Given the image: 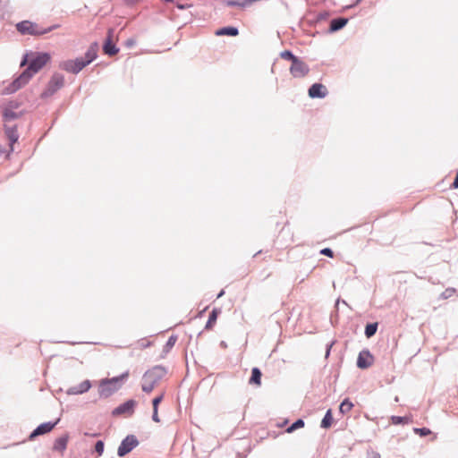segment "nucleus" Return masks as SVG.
Wrapping results in <instances>:
<instances>
[{
  "label": "nucleus",
  "mask_w": 458,
  "mask_h": 458,
  "mask_svg": "<svg viewBox=\"0 0 458 458\" xmlns=\"http://www.w3.org/2000/svg\"><path fill=\"white\" fill-rule=\"evenodd\" d=\"M333 423V416L330 410H328L321 421V427L324 428H328L332 426Z\"/></svg>",
  "instance_id": "nucleus-23"
},
{
  "label": "nucleus",
  "mask_w": 458,
  "mask_h": 458,
  "mask_svg": "<svg viewBox=\"0 0 458 458\" xmlns=\"http://www.w3.org/2000/svg\"><path fill=\"white\" fill-rule=\"evenodd\" d=\"M239 33L238 30L234 27H225L218 30L216 32L217 36H237Z\"/></svg>",
  "instance_id": "nucleus-19"
},
{
  "label": "nucleus",
  "mask_w": 458,
  "mask_h": 458,
  "mask_svg": "<svg viewBox=\"0 0 458 458\" xmlns=\"http://www.w3.org/2000/svg\"><path fill=\"white\" fill-rule=\"evenodd\" d=\"M344 28V18L335 19L331 21L328 29L329 32H335Z\"/></svg>",
  "instance_id": "nucleus-21"
},
{
  "label": "nucleus",
  "mask_w": 458,
  "mask_h": 458,
  "mask_svg": "<svg viewBox=\"0 0 458 458\" xmlns=\"http://www.w3.org/2000/svg\"><path fill=\"white\" fill-rule=\"evenodd\" d=\"M127 377V374L122 376L121 377H116L110 379H103L100 382V394L108 396L113 392L116 391L119 388V381L121 378Z\"/></svg>",
  "instance_id": "nucleus-6"
},
{
  "label": "nucleus",
  "mask_w": 458,
  "mask_h": 458,
  "mask_svg": "<svg viewBox=\"0 0 458 458\" xmlns=\"http://www.w3.org/2000/svg\"><path fill=\"white\" fill-rule=\"evenodd\" d=\"M177 341L176 335H171L164 346V352L167 353L174 346Z\"/></svg>",
  "instance_id": "nucleus-25"
},
{
  "label": "nucleus",
  "mask_w": 458,
  "mask_h": 458,
  "mask_svg": "<svg viewBox=\"0 0 458 458\" xmlns=\"http://www.w3.org/2000/svg\"><path fill=\"white\" fill-rule=\"evenodd\" d=\"M348 21H349L348 18H345V20H344L345 25L348 23Z\"/></svg>",
  "instance_id": "nucleus-40"
},
{
  "label": "nucleus",
  "mask_w": 458,
  "mask_h": 458,
  "mask_svg": "<svg viewBox=\"0 0 458 458\" xmlns=\"http://www.w3.org/2000/svg\"><path fill=\"white\" fill-rule=\"evenodd\" d=\"M152 419L155 422H159L160 420H159V417H158V412H157V410H153V415H152Z\"/></svg>",
  "instance_id": "nucleus-36"
},
{
  "label": "nucleus",
  "mask_w": 458,
  "mask_h": 458,
  "mask_svg": "<svg viewBox=\"0 0 458 458\" xmlns=\"http://www.w3.org/2000/svg\"><path fill=\"white\" fill-rule=\"evenodd\" d=\"M327 95L326 86L321 83H314L309 89V96L311 98H323Z\"/></svg>",
  "instance_id": "nucleus-11"
},
{
  "label": "nucleus",
  "mask_w": 458,
  "mask_h": 458,
  "mask_svg": "<svg viewBox=\"0 0 458 458\" xmlns=\"http://www.w3.org/2000/svg\"><path fill=\"white\" fill-rule=\"evenodd\" d=\"M166 375V369L161 366H156L148 370L142 377L141 387L145 393H150Z\"/></svg>",
  "instance_id": "nucleus-3"
},
{
  "label": "nucleus",
  "mask_w": 458,
  "mask_h": 458,
  "mask_svg": "<svg viewBox=\"0 0 458 458\" xmlns=\"http://www.w3.org/2000/svg\"><path fill=\"white\" fill-rule=\"evenodd\" d=\"M64 78L62 74L55 73L50 79L47 88L42 93L43 98H47L52 96L55 92H56L59 89L64 86Z\"/></svg>",
  "instance_id": "nucleus-7"
},
{
  "label": "nucleus",
  "mask_w": 458,
  "mask_h": 458,
  "mask_svg": "<svg viewBox=\"0 0 458 458\" xmlns=\"http://www.w3.org/2000/svg\"><path fill=\"white\" fill-rule=\"evenodd\" d=\"M95 451L101 455L104 452V443L102 441H98L95 445Z\"/></svg>",
  "instance_id": "nucleus-30"
},
{
  "label": "nucleus",
  "mask_w": 458,
  "mask_h": 458,
  "mask_svg": "<svg viewBox=\"0 0 458 458\" xmlns=\"http://www.w3.org/2000/svg\"><path fill=\"white\" fill-rule=\"evenodd\" d=\"M51 59L47 53H35L31 55L28 68L12 84V91H16L26 85L32 76L39 72Z\"/></svg>",
  "instance_id": "nucleus-1"
},
{
  "label": "nucleus",
  "mask_w": 458,
  "mask_h": 458,
  "mask_svg": "<svg viewBox=\"0 0 458 458\" xmlns=\"http://www.w3.org/2000/svg\"><path fill=\"white\" fill-rule=\"evenodd\" d=\"M135 404H136L135 401L129 400L126 403H124L122 405H120L119 407H117L114 410V413L122 414V413L128 412V413L131 414L132 411H133V409L135 407Z\"/></svg>",
  "instance_id": "nucleus-15"
},
{
  "label": "nucleus",
  "mask_w": 458,
  "mask_h": 458,
  "mask_svg": "<svg viewBox=\"0 0 458 458\" xmlns=\"http://www.w3.org/2000/svg\"><path fill=\"white\" fill-rule=\"evenodd\" d=\"M352 6V4H347L344 6V9L347 10V9L351 8Z\"/></svg>",
  "instance_id": "nucleus-39"
},
{
  "label": "nucleus",
  "mask_w": 458,
  "mask_h": 458,
  "mask_svg": "<svg viewBox=\"0 0 458 458\" xmlns=\"http://www.w3.org/2000/svg\"><path fill=\"white\" fill-rule=\"evenodd\" d=\"M378 328V323L377 322H372L368 323L365 326L364 335L367 338H371L374 336L377 331Z\"/></svg>",
  "instance_id": "nucleus-17"
},
{
  "label": "nucleus",
  "mask_w": 458,
  "mask_h": 458,
  "mask_svg": "<svg viewBox=\"0 0 458 458\" xmlns=\"http://www.w3.org/2000/svg\"><path fill=\"white\" fill-rule=\"evenodd\" d=\"M280 55H281V57L283 59H286V60L292 61V64L294 62V59H298V57L293 55V53L288 51V50H285V51L282 52Z\"/></svg>",
  "instance_id": "nucleus-28"
},
{
  "label": "nucleus",
  "mask_w": 458,
  "mask_h": 458,
  "mask_svg": "<svg viewBox=\"0 0 458 458\" xmlns=\"http://www.w3.org/2000/svg\"><path fill=\"white\" fill-rule=\"evenodd\" d=\"M413 431H414L415 434L419 435L421 437H428V436H429L432 433L431 430L428 428H425V427L414 428Z\"/></svg>",
  "instance_id": "nucleus-26"
},
{
  "label": "nucleus",
  "mask_w": 458,
  "mask_h": 458,
  "mask_svg": "<svg viewBox=\"0 0 458 458\" xmlns=\"http://www.w3.org/2000/svg\"><path fill=\"white\" fill-rule=\"evenodd\" d=\"M262 373L258 368H253L251 370V377L249 380L250 385L260 386L261 385Z\"/></svg>",
  "instance_id": "nucleus-16"
},
{
  "label": "nucleus",
  "mask_w": 458,
  "mask_h": 458,
  "mask_svg": "<svg viewBox=\"0 0 458 458\" xmlns=\"http://www.w3.org/2000/svg\"><path fill=\"white\" fill-rule=\"evenodd\" d=\"M90 387H91L90 381L87 379V380L82 381L79 385L71 387L69 390V394H83V393L89 391V389Z\"/></svg>",
  "instance_id": "nucleus-14"
},
{
  "label": "nucleus",
  "mask_w": 458,
  "mask_h": 458,
  "mask_svg": "<svg viewBox=\"0 0 458 458\" xmlns=\"http://www.w3.org/2000/svg\"><path fill=\"white\" fill-rule=\"evenodd\" d=\"M353 407V403L351 402L349 398H345V413L348 411H351Z\"/></svg>",
  "instance_id": "nucleus-33"
},
{
  "label": "nucleus",
  "mask_w": 458,
  "mask_h": 458,
  "mask_svg": "<svg viewBox=\"0 0 458 458\" xmlns=\"http://www.w3.org/2000/svg\"><path fill=\"white\" fill-rule=\"evenodd\" d=\"M139 442L137 438L131 435L126 437L118 447L117 454L120 457L124 456L130 453L134 447L138 445Z\"/></svg>",
  "instance_id": "nucleus-9"
},
{
  "label": "nucleus",
  "mask_w": 458,
  "mask_h": 458,
  "mask_svg": "<svg viewBox=\"0 0 458 458\" xmlns=\"http://www.w3.org/2000/svg\"><path fill=\"white\" fill-rule=\"evenodd\" d=\"M308 65L302 62L301 60L294 59V62L292 64L290 67L291 74L295 78H302L309 73Z\"/></svg>",
  "instance_id": "nucleus-10"
},
{
  "label": "nucleus",
  "mask_w": 458,
  "mask_h": 458,
  "mask_svg": "<svg viewBox=\"0 0 458 458\" xmlns=\"http://www.w3.org/2000/svg\"><path fill=\"white\" fill-rule=\"evenodd\" d=\"M339 410H340L341 411H344V402H342V403L339 404Z\"/></svg>",
  "instance_id": "nucleus-38"
},
{
  "label": "nucleus",
  "mask_w": 458,
  "mask_h": 458,
  "mask_svg": "<svg viewBox=\"0 0 458 458\" xmlns=\"http://www.w3.org/2000/svg\"><path fill=\"white\" fill-rule=\"evenodd\" d=\"M329 13L328 12H322V13H319L318 14V17H317V21H323V20H327L328 17H329Z\"/></svg>",
  "instance_id": "nucleus-32"
},
{
  "label": "nucleus",
  "mask_w": 458,
  "mask_h": 458,
  "mask_svg": "<svg viewBox=\"0 0 458 458\" xmlns=\"http://www.w3.org/2000/svg\"><path fill=\"white\" fill-rule=\"evenodd\" d=\"M220 313V310H217V309H214L210 315H209V318H208V320L206 324V327L205 328L207 330H211L213 328V327L215 326L216 322V319H217V317Z\"/></svg>",
  "instance_id": "nucleus-18"
},
{
  "label": "nucleus",
  "mask_w": 458,
  "mask_h": 458,
  "mask_svg": "<svg viewBox=\"0 0 458 458\" xmlns=\"http://www.w3.org/2000/svg\"><path fill=\"white\" fill-rule=\"evenodd\" d=\"M304 427V421L302 420H297L293 424H292L287 429L286 432L292 433L294 430L303 428Z\"/></svg>",
  "instance_id": "nucleus-27"
},
{
  "label": "nucleus",
  "mask_w": 458,
  "mask_h": 458,
  "mask_svg": "<svg viewBox=\"0 0 458 458\" xmlns=\"http://www.w3.org/2000/svg\"><path fill=\"white\" fill-rule=\"evenodd\" d=\"M375 358L367 348L362 349L358 355L356 365L360 369H367L374 363Z\"/></svg>",
  "instance_id": "nucleus-8"
},
{
  "label": "nucleus",
  "mask_w": 458,
  "mask_h": 458,
  "mask_svg": "<svg viewBox=\"0 0 458 458\" xmlns=\"http://www.w3.org/2000/svg\"><path fill=\"white\" fill-rule=\"evenodd\" d=\"M453 291H454L453 289H446L445 292L443 293L444 298H447L449 296V295H446V293H451Z\"/></svg>",
  "instance_id": "nucleus-37"
},
{
  "label": "nucleus",
  "mask_w": 458,
  "mask_h": 458,
  "mask_svg": "<svg viewBox=\"0 0 458 458\" xmlns=\"http://www.w3.org/2000/svg\"><path fill=\"white\" fill-rule=\"evenodd\" d=\"M98 55V45H91L87 50L84 57L74 60H67L60 64V68L72 73L80 72L85 66L89 64Z\"/></svg>",
  "instance_id": "nucleus-2"
},
{
  "label": "nucleus",
  "mask_w": 458,
  "mask_h": 458,
  "mask_svg": "<svg viewBox=\"0 0 458 458\" xmlns=\"http://www.w3.org/2000/svg\"><path fill=\"white\" fill-rule=\"evenodd\" d=\"M68 437H58L54 444V449L59 452H64L67 446Z\"/></svg>",
  "instance_id": "nucleus-20"
},
{
  "label": "nucleus",
  "mask_w": 458,
  "mask_h": 458,
  "mask_svg": "<svg viewBox=\"0 0 458 458\" xmlns=\"http://www.w3.org/2000/svg\"><path fill=\"white\" fill-rule=\"evenodd\" d=\"M320 253L328 257H333V251L328 248L321 250Z\"/></svg>",
  "instance_id": "nucleus-34"
},
{
  "label": "nucleus",
  "mask_w": 458,
  "mask_h": 458,
  "mask_svg": "<svg viewBox=\"0 0 458 458\" xmlns=\"http://www.w3.org/2000/svg\"><path fill=\"white\" fill-rule=\"evenodd\" d=\"M8 144V148H4L0 146V157L4 156L5 158H8L10 154L13 151V145L10 140Z\"/></svg>",
  "instance_id": "nucleus-24"
},
{
  "label": "nucleus",
  "mask_w": 458,
  "mask_h": 458,
  "mask_svg": "<svg viewBox=\"0 0 458 458\" xmlns=\"http://www.w3.org/2000/svg\"><path fill=\"white\" fill-rule=\"evenodd\" d=\"M20 114L10 108H5L3 113L4 134L8 140L16 143L19 139L17 124L14 123Z\"/></svg>",
  "instance_id": "nucleus-4"
},
{
  "label": "nucleus",
  "mask_w": 458,
  "mask_h": 458,
  "mask_svg": "<svg viewBox=\"0 0 458 458\" xmlns=\"http://www.w3.org/2000/svg\"><path fill=\"white\" fill-rule=\"evenodd\" d=\"M451 188L454 189V190L458 189V170H457L456 175L454 177V180L451 184Z\"/></svg>",
  "instance_id": "nucleus-35"
},
{
  "label": "nucleus",
  "mask_w": 458,
  "mask_h": 458,
  "mask_svg": "<svg viewBox=\"0 0 458 458\" xmlns=\"http://www.w3.org/2000/svg\"><path fill=\"white\" fill-rule=\"evenodd\" d=\"M56 422H46L40 424L30 436V439H34L36 437L50 432L55 426Z\"/></svg>",
  "instance_id": "nucleus-13"
},
{
  "label": "nucleus",
  "mask_w": 458,
  "mask_h": 458,
  "mask_svg": "<svg viewBox=\"0 0 458 458\" xmlns=\"http://www.w3.org/2000/svg\"><path fill=\"white\" fill-rule=\"evenodd\" d=\"M391 421L394 425H404L411 421V418L408 416H395L391 417Z\"/></svg>",
  "instance_id": "nucleus-22"
},
{
  "label": "nucleus",
  "mask_w": 458,
  "mask_h": 458,
  "mask_svg": "<svg viewBox=\"0 0 458 458\" xmlns=\"http://www.w3.org/2000/svg\"><path fill=\"white\" fill-rule=\"evenodd\" d=\"M380 454L372 450V449H369L367 451V457L366 458H380Z\"/></svg>",
  "instance_id": "nucleus-31"
},
{
  "label": "nucleus",
  "mask_w": 458,
  "mask_h": 458,
  "mask_svg": "<svg viewBox=\"0 0 458 458\" xmlns=\"http://www.w3.org/2000/svg\"><path fill=\"white\" fill-rule=\"evenodd\" d=\"M163 398H164V394H161L153 399V401H152L153 410L158 409V405L162 402Z\"/></svg>",
  "instance_id": "nucleus-29"
},
{
  "label": "nucleus",
  "mask_w": 458,
  "mask_h": 458,
  "mask_svg": "<svg viewBox=\"0 0 458 458\" xmlns=\"http://www.w3.org/2000/svg\"><path fill=\"white\" fill-rule=\"evenodd\" d=\"M114 30L110 29L107 33L106 40L104 44L103 50L105 54L109 55H114L118 53V48L115 47V45L112 41Z\"/></svg>",
  "instance_id": "nucleus-12"
},
{
  "label": "nucleus",
  "mask_w": 458,
  "mask_h": 458,
  "mask_svg": "<svg viewBox=\"0 0 458 458\" xmlns=\"http://www.w3.org/2000/svg\"><path fill=\"white\" fill-rule=\"evenodd\" d=\"M58 28V25L44 29L38 23L30 21H23L16 25L17 30L23 35L40 36L50 32L52 30Z\"/></svg>",
  "instance_id": "nucleus-5"
}]
</instances>
